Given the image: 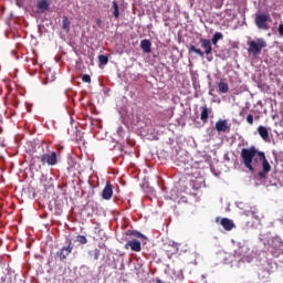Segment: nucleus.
<instances>
[{"label": "nucleus", "instance_id": "1", "mask_svg": "<svg viewBox=\"0 0 283 283\" xmlns=\"http://www.w3.org/2000/svg\"><path fill=\"white\" fill-rule=\"evenodd\" d=\"M241 163L244 165L245 169H249L251 174L255 171V167L262 163V171H259L258 176L260 180H264L266 175L271 171V164L266 159L264 151L258 150L255 146L250 148H242L241 150Z\"/></svg>", "mask_w": 283, "mask_h": 283}, {"label": "nucleus", "instance_id": "2", "mask_svg": "<svg viewBox=\"0 0 283 283\" xmlns=\"http://www.w3.org/2000/svg\"><path fill=\"white\" fill-rule=\"evenodd\" d=\"M199 42L201 48L205 50V52H202V50L196 48L195 45H190L188 48V52L189 54H191V52H195V54H198V56H200L201 59H205V54L209 56V54L213 52V48L211 46V40L201 38Z\"/></svg>", "mask_w": 283, "mask_h": 283}, {"label": "nucleus", "instance_id": "3", "mask_svg": "<svg viewBox=\"0 0 283 283\" xmlns=\"http://www.w3.org/2000/svg\"><path fill=\"white\" fill-rule=\"evenodd\" d=\"M249 49L248 52L249 54H253V56H258V54H262V50L266 48V40L259 38L256 41H250L248 42Z\"/></svg>", "mask_w": 283, "mask_h": 283}, {"label": "nucleus", "instance_id": "4", "mask_svg": "<svg viewBox=\"0 0 283 283\" xmlns=\"http://www.w3.org/2000/svg\"><path fill=\"white\" fill-rule=\"evenodd\" d=\"M269 22H271V15L269 13H260L255 15L254 23L259 30H269Z\"/></svg>", "mask_w": 283, "mask_h": 283}, {"label": "nucleus", "instance_id": "5", "mask_svg": "<svg viewBox=\"0 0 283 283\" xmlns=\"http://www.w3.org/2000/svg\"><path fill=\"white\" fill-rule=\"evenodd\" d=\"M42 165H49L50 167H54V165H59V158L56 151H52L51 154H43L38 157Z\"/></svg>", "mask_w": 283, "mask_h": 283}, {"label": "nucleus", "instance_id": "6", "mask_svg": "<svg viewBox=\"0 0 283 283\" xmlns=\"http://www.w3.org/2000/svg\"><path fill=\"white\" fill-rule=\"evenodd\" d=\"M66 242H67V247H63L56 252V256L61 262H63V260H67V256L72 253L74 249V244H72V240L67 239Z\"/></svg>", "mask_w": 283, "mask_h": 283}, {"label": "nucleus", "instance_id": "7", "mask_svg": "<svg viewBox=\"0 0 283 283\" xmlns=\"http://www.w3.org/2000/svg\"><path fill=\"white\" fill-rule=\"evenodd\" d=\"M216 129L219 134H229L231 132V125H229V120L227 119H219L216 123Z\"/></svg>", "mask_w": 283, "mask_h": 283}, {"label": "nucleus", "instance_id": "8", "mask_svg": "<svg viewBox=\"0 0 283 283\" xmlns=\"http://www.w3.org/2000/svg\"><path fill=\"white\" fill-rule=\"evenodd\" d=\"M112 196H114V187L111 182H107L102 191L103 200H112Z\"/></svg>", "mask_w": 283, "mask_h": 283}, {"label": "nucleus", "instance_id": "9", "mask_svg": "<svg viewBox=\"0 0 283 283\" xmlns=\"http://www.w3.org/2000/svg\"><path fill=\"white\" fill-rule=\"evenodd\" d=\"M129 248L132 249V251H135V253H140L143 251L140 241H138L136 239L129 240L126 243L125 249H129Z\"/></svg>", "mask_w": 283, "mask_h": 283}, {"label": "nucleus", "instance_id": "10", "mask_svg": "<svg viewBox=\"0 0 283 283\" xmlns=\"http://www.w3.org/2000/svg\"><path fill=\"white\" fill-rule=\"evenodd\" d=\"M220 224L221 227H223L226 231H231L232 229L235 228V223H233V220L229 218H222Z\"/></svg>", "mask_w": 283, "mask_h": 283}, {"label": "nucleus", "instance_id": "11", "mask_svg": "<svg viewBox=\"0 0 283 283\" xmlns=\"http://www.w3.org/2000/svg\"><path fill=\"white\" fill-rule=\"evenodd\" d=\"M36 8L40 12H48L50 10V0H39Z\"/></svg>", "mask_w": 283, "mask_h": 283}, {"label": "nucleus", "instance_id": "12", "mask_svg": "<svg viewBox=\"0 0 283 283\" xmlns=\"http://www.w3.org/2000/svg\"><path fill=\"white\" fill-rule=\"evenodd\" d=\"M209 107H207V105L201 106V116H200V120H202V123H208L209 122Z\"/></svg>", "mask_w": 283, "mask_h": 283}, {"label": "nucleus", "instance_id": "13", "mask_svg": "<svg viewBox=\"0 0 283 283\" xmlns=\"http://www.w3.org/2000/svg\"><path fill=\"white\" fill-rule=\"evenodd\" d=\"M140 49L143 50V52H145L146 54H149V52H151V42L149 40H142L140 42Z\"/></svg>", "mask_w": 283, "mask_h": 283}, {"label": "nucleus", "instance_id": "14", "mask_svg": "<svg viewBox=\"0 0 283 283\" xmlns=\"http://www.w3.org/2000/svg\"><path fill=\"white\" fill-rule=\"evenodd\" d=\"M258 134L262 138V140H269V129L266 127L259 126Z\"/></svg>", "mask_w": 283, "mask_h": 283}, {"label": "nucleus", "instance_id": "15", "mask_svg": "<svg viewBox=\"0 0 283 283\" xmlns=\"http://www.w3.org/2000/svg\"><path fill=\"white\" fill-rule=\"evenodd\" d=\"M70 25H72V22H70V19L66 15H64L62 18V30H64L66 34L70 32Z\"/></svg>", "mask_w": 283, "mask_h": 283}, {"label": "nucleus", "instance_id": "16", "mask_svg": "<svg viewBox=\"0 0 283 283\" xmlns=\"http://www.w3.org/2000/svg\"><path fill=\"white\" fill-rule=\"evenodd\" d=\"M272 247H274V249H283V240L280 237H274L272 239Z\"/></svg>", "mask_w": 283, "mask_h": 283}, {"label": "nucleus", "instance_id": "17", "mask_svg": "<svg viewBox=\"0 0 283 283\" xmlns=\"http://www.w3.org/2000/svg\"><path fill=\"white\" fill-rule=\"evenodd\" d=\"M218 90L221 94H227V92H229V84L224 81H220L218 84Z\"/></svg>", "mask_w": 283, "mask_h": 283}, {"label": "nucleus", "instance_id": "18", "mask_svg": "<svg viewBox=\"0 0 283 283\" xmlns=\"http://www.w3.org/2000/svg\"><path fill=\"white\" fill-rule=\"evenodd\" d=\"M221 39H224V35L221 32H216L210 42H212V45H218V41H221Z\"/></svg>", "mask_w": 283, "mask_h": 283}, {"label": "nucleus", "instance_id": "19", "mask_svg": "<svg viewBox=\"0 0 283 283\" xmlns=\"http://www.w3.org/2000/svg\"><path fill=\"white\" fill-rule=\"evenodd\" d=\"M113 15L115 17V19H118L120 17V11L118 9V2L115 0L113 1Z\"/></svg>", "mask_w": 283, "mask_h": 283}, {"label": "nucleus", "instance_id": "20", "mask_svg": "<svg viewBox=\"0 0 283 283\" xmlns=\"http://www.w3.org/2000/svg\"><path fill=\"white\" fill-rule=\"evenodd\" d=\"M126 235H132L133 238H143L144 240H146V237L143 233L136 231V230H134V231L129 230L126 233Z\"/></svg>", "mask_w": 283, "mask_h": 283}, {"label": "nucleus", "instance_id": "21", "mask_svg": "<svg viewBox=\"0 0 283 283\" xmlns=\"http://www.w3.org/2000/svg\"><path fill=\"white\" fill-rule=\"evenodd\" d=\"M99 65H107L109 63V57L107 55H98Z\"/></svg>", "mask_w": 283, "mask_h": 283}, {"label": "nucleus", "instance_id": "22", "mask_svg": "<svg viewBox=\"0 0 283 283\" xmlns=\"http://www.w3.org/2000/svg\"><path fill=\"white\" fill-rule=\"evenodd\" d=\"M76 240H77V242H80V244H87V238L85 235L78 234L76 237Z\"/></svg>", "mask_w": 283, "mask_h": 283}, {"label": "nucleus", "instance_id": "23", "mask_svg": "<svg viewBox=\"0 0 283 283\" xmlns=\"http://www.w3.org/2000/svg\"><path fill=\"white\" fill-rule=\"evenodd\" d=\"M259 280H269V272L262 270V271L259 273Z\"/></svg>", "mask_w": 283, "mask_h": 283}, {"label": "nucleus", "instance_id": "24", "mask_svg": "<svg viewBox=\"0 0 283 283\" xmlns=\"http://www.w3.org/2000/svg\"><path fill=\"white\" fill-rule=\"evenodd\" d=\"M82 81H83V83H92V77L87 74H84L82 76Z\"/></svg>", "mask_w": 283, "mask_h": 283}, {"label": "nucleus", "instance_id": "25", "mask_svg": "<svg viewBox=\"0 0 283 283\" xmlns=\"http://www.w3.org/2000/svg\"><path fill=\"white\" fill-rule=\"evenodd\" d=\"M93 258H94V260H98L101 258V250L95 249L93 251Z\"/></svg>", "mask_w": 283, "mask_h": 283}, {"label": "nucleus", "instance_id": "26", "mask_svg": "<svg viewBox=\"0 0 283 283\" xmlns=\"http://www.w3.org/2000/svg\"><path fill=\"white\" fill-rule=\"evenodd\" d=\"M251 213H252V218H254V220H260V214L258 212V209L252 210Z\"/></svg>", "mask_w": 283, "mask_h": 283}, {"label": "nucleus", "instance_id": "27", "mask_svg": "<svg viewBox=\"0 0 283 283\" xmlns=\"http://www.w3.org/2000/svg\"><path fill=\"white\" fill-rule=\"evenodd\" d=\"M277 32H279L281 39H283V23L282 22L279 24Z\"/></svg>", "mask_w": 283, "mask_h": 283}, {"label": "nucleus", "instance_id": "28", "mask_svg": "<svg viewBox=\"0 0 283 283\" xmlns=\"http://www.w3.org/2000/svg\"><path fill=\"white\" fill-rule=\"evenodd\" d=\"M247 123H248L249 125H253V115H252V114H249V115L247 116Z\"/></svg>", "mask_w": 283, "mask_h": 283}, {"label": "nucleus", "instance_id": "29", "mask_svg": "<svg viewBox=\"0 0 283 283\" xmlns=\"http://www.w3.org/2000/svg\"><path fill=\"white\" fill-rule=\"evenodd\" d=\"M156 283H165V282L160 279H156Z\"/></svg>", "mask_w": 283, "mask_h": 283}, {"label": "nucleus", "instance_id": "30", "mask_svg": "<svg viewBox=\"0 0 283 283\" xmlns=\"http://www.w3.org/2000/svg\"><path fill=\"white\" fill-rule=\"evenodd\" d=\"M254 119H255V120H260V115H255V116H254Z\"/></svg>", "mask_w": 283, "mask_h": 283}]
</instances>
